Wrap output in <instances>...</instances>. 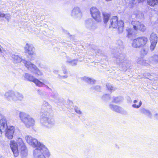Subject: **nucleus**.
I'll return each instance as SVG.
<instances>
[{
  "label": "nucleus",
  "mask_w": 158,
  "mask_h": 158,
  "mask_svg": "<svg viewBox=\"0 0 158 158\" xmlns=\"http://www.w3.org/2000/svg\"><path fill=\"white\" fill-rule=\"evenodd\" d=\"M25 138L27 143L33 147L37 148L33 151L34 158H47L49 156L50 153L48 149L36 139L29 136H27Z\"/></svg>",
  "instance_id": "nucleus-1"
},
{
  "label": "nucleus",
  "mask_w": 158,
  "mask_h": 158,
  "mask_svg": "<svg viewBox=\"0 0 158 158\" xmlns=\"http://www.w3.org/2000/svg\"><path fill=\"white\" fill-rule=\"evenodd\" d=\"M15 130V128L14 127L7 126L6 118L0 114V136L2 135V132L6 131V136L8 139H11L13 137Z\"/></svg>",
  "instance_id": "nucleus-2"
},
{
  "label": "nucleus",
  "mask_w": 158,
  "mask_h": 158,
  "mask_svg": "<svg viewBox=\"0 0 158 158\" xmlns=\"http://www.w3.org/2000/svg\"><path fill=\"white\" fill-rule=\"evenodd\" d=\"M114 58L115 63L124 69L129 67L130 61L127 59L124 54L119 53L114 56Z\"/></svg>",
  "instance_id": "nucleus-3"
},
{
  "label": "nucleus",
  "mask_w": 158,
  "mask_h": 158,
  "mask_svg": "<svg viewBox=\"0 0 158 158\" xmlns=\"http://www.w3.org/2000/svg\"><path fill=\"white\" fill-rule=\"evenodd\" d=\"M49 113L48 112H42L40 122L42 126L50 128L54 126L55 121L53 118H49Z\"/></svg>",
  "instance_id": "nucleus-4"
},
{
  "label": "nucleus",
  "mask_w": 158,
  "mask_h": 158,
  "mask_svg": "<svg viewBox=\"0 0 158 158\" xmlns=\"http://www.w3.org/2000/svg\"><path fill=\"white\" fill-rule=\"evenodd\" d=\"M123 21L120 20L118 21L117 17L114 16L110 19L108 24L106 25L108 26L109 27L118 28L119 32L122 33L123 31Z\"/></svg>",
  "instance_id": "nucleus-5"
},
{
  "label": "nucleus",
  "mask_w": 158,
  "mask_h": 158,
  "mask_svg": "<svg viewBox=\"0 0 158 158\" xmlns=\"http://www.w3.org/2000/svg\"><path fill=\"white\" fill-rule=\"evenodd\" d=\"M19 116L22 122L27 127L29 128L35 125V121L34 119L26 113L20 112Z\"/></svg>",
  "instance_id": "nucleus-6"
},
{
  "label": "nucleus",
  "mask_w": 158,
  "mask_h": 158,
  "mask_svg": "<svg viewBox=\"0 0 158 158\" xmlns=\"http://www.w3.org/2000/svg\"><path fill=\"white\" fill-rule=\"evenodd\" d=\"M5 97L8 100L11 101H21L24 98L23 95L21 93L17 92H14L11 91H8L5 94Z\"/></svg>",
  "instance_id": "nucleus-7"
},
{
  "label": "nucleus",
  "mask_w": 158,
  "mask_h": 158,
  "mask_svg": "<svg viewBox=\"0 0 158 158\" xmlns=\"http://www.w3.org/2000/svg\"><path fill=\"white\" fill-rule=\"evenodd\" d=\"M147 38L145 36H141L135 39L132 40L131 45L135 48L142 47L147 43Z\"/></svg>",
  "instance_id": "nucleus-8"
},
{
  "label": "nucleus",
  "mask_w": 158,
  "mask_h": 158,
  "mask_svg": "<svg viewBox=\"0 0 158 158\" xmlns=\"http://www.w3.org/2000/svg\"><path fill=\"white\" fill-rule=\"evenodd\" d=\"M25 79L34 82L37 86L40 87H42L45 85L46 83V81L44 79H41V81H40L34 76L31 74L25 73L24 75Z\"/></svg>",
  "instance_id": "nucleus-9"
},
{
  "label": "nucleus",
  "mask_w": 158,
  "mask_h": 158,
  "mask_svg": "<svg viewBox=\"0 0 158 158\" xmlns=\"http://www.w3.org/2000/svg\"><path fill=\"white\" fill-rule=\"evenodd\" d=\"M23 62L27 69L31 72L34 73L38 76H41L43 75L42 72L34 64H32L30 61H27L26 60H24Z\"/></svg>",
  "instance_id": "nucleus-10"
},
{
  "label": "nucleus",
  "mask_w": 158,
  "mask_h": 158,
  "mask_svg": "<svg viewBox=\"0 0 158 158\" xmlns=\"http://www.w3.org/2000/svg\"><path fill=\"white\" fill-rule=\"evenodd\" d=\"M90 11L92 17L96 21L99 22L102 21L101 15L97 8L93 7L91 8Z\"/></svg>",
  "instance_id": "nucleus-11"
},
{
  "label": "nucleus",
  "mask_w": 158,
  "mask_h": 158,
  "mask_svg": "<svg viewBox=\"0 0 158 158\" xmlns=\"http://www.w3.org/2000/svg\"><path fill=\"white\" fill-rule=\"evenodd\" d=\"M150 40L151 42L150 49L151 51H153L156 46L158 41V37L156 34L152 33L150 35Z\"/></svg>",
  "instance_id": "nucleus-12"
},
{
  "label": "nucleus",
  "mask_w": 158,
  "mask_h": 158,
  "mask_svg": "<svg viewBox=\"0 0 158 158\" xmlns=\"http://www.w3.org/2000/svg\"><path fill=\"white\" fill-rule=\"evenodd\" d=\"M71 16L74 19H80L82 16L80 9L77 7H74L72 10Z\"/></svg>",
  "instance_id": "nucleus-13"
},
{
  "label": "nucleus",
  "mask_w": 158,
  "mask_h": 158,
  "mask_svg": "<svg viewBox=\"0 0 158 158\" xmlns=\"http://www.w3.org/2000/svg\"><path fill=\"white\" fill-rule=\"evenodd\" d=\"M109 108L112 111L122 114H125L126 111L118 105L113 104H110L109 106Z\"/></svg>",
  "instance_id": "nucleus-14"
},
{
  "label": "nucleus",
  "mask_w": 158,
  "mask_h": 158,
  "mask_svg": "<svg viewBox=\"0 0 158 158\" xmlns=\"http://www.w3.org/2000/svg\"><path fill=\"white\" fill-rule=\"evenodd\" d=\"M24 50L25 53L29 55L35 54V48L31 44L27 43L24 47Z\"/></svg>",
  "instance_id": "nucleus-15"
},
{
  "label": "nucleus",
  "mask_w": 158,
  "mask_h": 158,
  "mask_svg": "<svg viewBox=\"0 0 158 158\" xmlns=\"http://www.w3.org/2000/svg\"><path fill=\"white\" fill-rule=\"evenodd\" d=\"M10 147L14 156L15 157H17L19 155L18 147L19 146L15 141L12 140L10 141Z\"/></svg>",
  "instance_id": "nucleus-16"
},
{
  "label": "nucleus",
  "mask_w": 158,
  "mask_h": 158,
  "mask_svg": "<svg viewBox=\"0 0 158 158\" xmlns=\"http://www.w3.org/2000/svg\"><path fill=\"white\" fill-rule=\"evenodd\" d=\"M131 25L133 26L134 30L135 31H139L140 26L143 27L142 23L137 21H133L131 22Z\"/></svg>",
  "instance_id": "nucleus-17"
},
{
  "label": "nucleus",
  "mask_w": 158,
  "mask_h": 158,
  "mask_svg": "<svg viewBox=\"0 0 158 158\" xmlns=\"http://www.w3.org/2000/svg\"><path fill=\"white\" fill-rule=\"evenodd\" d=\"M150 62L153 64L158 63V55L154 54L150 58Z\"/></svg>",
  "instance_id": "nucleus-18"
},
{
  "label": "nucleus",
  "mask_w": 158,
  "mask_h": 158,
  "mask_svg": "<svg viewBox=\"0 0 158 158\" xmlns=\"http://www.w3.org/2000/svg\"><path fill=\"white\" fill-rule=\"evenodd\" d=\"M20 152L22 158H24L26 157L27 155V152L25 146L20 148Z\"/></svg>",
  "instance_id": "nucleus-19"
},
{
  "label": "nucleus",
  "mask_w": 158,
  "mask_h": 158,
  "mask_svg": "<svg viewBox=\"0 0 158 158\" xmlns=\"http://www.w3.org/2000/svg\"><path fill=\"white\" fill-rule=\"evenodd\" d=\"M137 62L138 64L142 65L148 66L149 65V63L148 60L141 58H139L137 60Z\"/></svg>",
  "instance_id": "nucleus-20"
},
{
  "label": "nucleus",
  "mask_w": 158,
  "mask_h": 158,
  "mask_svg": "<svg viewBox=\"0 0 158 158\" xmlns=\"http://www.w3.org/2000/svg\"><path fill=\"white\" fill-rule=\"evenodd\" d=\"M12 57L13 59L14 62L15 63H20L21 61L23 62V60L22 58L18 55H15V54H12Z\"/></svg>",
  "instance_id": "nucleus-21"
},
{
  "label": "nucleus",
  "mask_w": 158,
  "mask_h": 158,
  "mask_svg": "<svg viewBox=\"0 0 158 158\" xmlns=\"http://www.w3.org/2000/svg\"><path fill=\"white\" fill-rule=\"evenodd\" d=\"M93 24V22L92 20L89 19L85 22V26L87 28L90 29H93L94 28Z\"/></svg>",
  "instance_id": "nucleus-22"
},
{
  "label": "nucleus",
  "mask_w": 158,
  "mask_h": 158,
  "mask_svg": "<svg viewBox=\"0 0 158 158\" xmlns=\"http://www.w3.org/2000/svg\"><path fill=\"white\" fill-rule=\"evenodd\" d=\"M140 111L142 114H145L149 117H151L152 116V114L150 111L149 110L145 108L140 109Z\"/></svg>",
  "instance_id": "nucleus-23"
},
{
  "label": "nucleus",
  "mask_w": 158,
  "mask_h": 158,
  "mask_svg": "<svg viewBox=\"0 0 158 158\" xmlns=\"http://www.w3.org/2000/svg\"><path fill=\"white\" fill-rule=\"evenodd\" d=\"M126 30L127 32V37L128 38L132 37L134 33L133 30L132 28L127 27Z\"/></svg>",
  "instance_id": "nucleus-24"
},
{
  "label": "nucleus",
  "mask_w": 158,
  "mask_h": 158,
  "mask_svg": "<svg viewBox=\"0 0 158 158\" xmlns=\"http://www.w3.org/2000/svg\"><path fill=\"white\" fill-rule=\"evenodd\" d=\"M102 14L104 23L107 24L110 20L109 18L110 17V15L106 12H103Z\"/></svg>",
  "instance_id": "nucleus-25"
},
{
  "label": "nucleus",
  "mask_w": 158,
  "mask_h": 158,
  "mask_svg": "<svg viewBox=\"0 0 158 158\" xmlns=\"http://www.w3.org/2000/svg\"><path fill=\"white\" fill-rule=\"evenodd\" d=\"M81 79L85 81L88 83H90L91 84H94L95 82H96V81L94 79L89 78L86 77L81 78Z\"/></svg>",
  "instance_id": "nucleus-26"
},
{
  "label": "nucleus",
  "mask_w": 158,
  "mask_h": 158,
  "mask_svg": "<svg viewBox=\"0 0 158 158\" xmlns=\"http://www.w3.org/2000/svg\"><path fill=\"white\" fill-rule=\"evenodd\" d=\"M148 4L151 6L154 7L158 4V0H148Z\"/></svg>",
  "instance_id": "nucleus-27"
},
{
  "label": "nucleus",
  "mask_w": 158,
  "mask_h": 158,
  "mask_svg": "<svg viewBox=\"0 0 158 158\" xmlns=\"http://www.w3.org/2000/svg\"><path fill=\"white\" fill-rule=\"evenodd\" d=\"M0 17H5L8 22L11 19V16L10 14H5L1 12L0 13Z\"/></svg>",
  "instance_id": "nucleus-28"
},
{
  "label": "nucleus",
  "mask_w": 158,
  "mask_h": 158,
  "mask_svg": "<svg viewBox=\"0 0 158 158\" xmlns=\"http://www.w3.org/2000/svg\"><path fill=\"white\" fill-rule=\"evenodd\" d=\"M123 100V98L120 96L113 97L112 102L115 103H117L120 102H121Z\"/></svg>",
  "instance_id": "nucleus-29"
},
{
  "label": "nucleus",
  "mask_w": 158,
  "mask_h": 158,
  "mask_svg": "<svg viewBox=\"0 0 158 158\" xmlns=\"http://www.w3.org/2000/svg\"><path fill=\"white\" fill-rule=\"evenodd\" d=\"M53 98H54L53 100L55 103L59 104L62 101L61 99H60L58 95L54 94L53 96Z\"/></svg>",
  "instance_id": "nucleus-30"
},
{
  "label": "nucleus",
  "mask_w": 158,
  "mask_h": 158,
  "mask_svg": "<svg viewBox=\"0 0 158 158\" xmlns=\"http://www.w3.org/2000/svg\"><path fill=\"white\" fill-rule=\"evenodd\" d=\"M106 87L108 90L111 92L114 91L116 89V88L113 87L111 84L109 83L106 84Z\"/></svg>",
  "instance_id": "nucleus-31"
},
{
  "label": "nucleus",
  "mask_w": 158,
  "mask_h": 158,
  "mask_svg": "<svg viewBox=\"0 0 158 158\" xmlns=\"http://www.w3.org/2000/svg\"><path fill=\"white\" fill-rule=\"evenodd\" d=\"M78 60H68L67 61V63H69V64L72 66H75L77 65Z\"/></svg>",
  "instance_id": "nucleus-32"
},
{
  "label": "nucleus",
  "mask_w": 158,
  "mask_h": 158,
  "mask_svg": "<svg viewBox=\"0 0 158 158\" xmlns=\"http://www.w3.org/2000/svg\"><path fill=\"white\" fill-rule=\"evenodd\" d=\"M17 144L19 147L21 148L23 146H25L22 139L21 138H18L17 140Z\"/></svg>",
  "instance_id": "nucleus-33"
},
{
  "label": "nucleus",
  "mask_w": 158,
  "mask_h": 158,
  "mask_svg": "<svg viewBox=\"0 0 158 158\" xmlns=\"http://www.w3.org/2000/svg\"><path fill=\"white\" fill-rule=\"evenodd\" d=\"M148 49L147 48H143L140 51V54L142 55L145 56L148 53Z\"/></svg>",
  "instance_id": "nucleus-34"
},
{
  "label": "nucleus",
  "mask_w": 158,
  "mask_h": 158,
  "mask_svg": "<svg viewBox=\"0 0 158 158\" xmlns=\"http://www.w3.org/2000/svg\"><path fill=\"white\" fill-rule=\"evenodd\" d=\"M110 98V95L109 94H105L102 97V99L105 101H107Z\"/></svg>",
  "instance_id": "nucleus-35"
},
{
  "label": "nucleus",
  "mask_w": 158,
  "mask_h": 158,
  "mask_svg": "<svg viewBox=\"0 0 158 158\" xmlns=\"http://www.w3.org/2000/svg\"><path fill=\"white\" fill-rule=\"evenodd\" d=\"M142 25H143V27L140 26V27H139V30L142 32L146 30V27L142 23Z\"/></svg>",
  "instance_id": "nucleus-36"
},
{
  "label": "nucleus",
  "mask_w": 158,
  "mask_h": 158,
  "mask_svg": "<svg viewBox=\"0 0 158 158\" xmlns=\"http://www.w3.org/2000/svg\"><path fill=\"white\" fill-rule=\"evenodd\" d=\"M74 110L78 114H81V111L80 110L78 107L76 106L74 107Z\"/></svg>",
  "instance_id": "nucleus-37"
},
{
  "label": "nucleus",
  "mask_w": 158,
  "mask_h": 158,
  "mask_svg": "<svg viewBox=\"0 0 158 158\" xmlns=\"http://www.w3.org/2000/svg\"><path fill=\"white\" fill-rule=\"evenodd\" d=\"M43 104L44 106H46L48 108H50V106L48 104V103L46 101H44V102Z\"/></svg>",
  "instance_id": "nucleus-38"
},
{
  "label": "nucleus",
  "mask_w": 158,
  "mask_h": 158,
  "mask_svg": "<svg viewBox=\"0 0 158 158\" xmlns=\"http://www.w3.org/2000/svg\"><path fill=\"white\" fill-rule=\"evenodd\" d=\"M94 89L95 90L99 91L100 90L101 88L99 86H96L94 87Z\"/></svg>",
  "instance_id": "nucleus-39"
},
{
  "label": "nucleus",
  "mask_w": 158,
  "mask_h": 158,
  "mask_svg": "<svg viewBox=\"0 0 158 158\" xmlns=\"http://www.w3.org/2000/svg\"><path fill=\"white\" fill-rule=\"evenodd\" d=\"M5 50L3 49L2 47L0 45V53H2L3 52H5Z\"/></svg>",
  "instance_id": "nucleus-40"
},
{
  "label": "nucleus",
  "mask_w": 158,
  "mask_h": 158,
  "mask_svg": "<svg viewBox=\"0 0 158 158\" xmlns=\"http://www.w3.org/2000/svg\"><path fill=\"white\" fill-rule=\"evenodd\" d=\"M132 106L134 108H139V107L138 106V105H137L135 104L132 105Z\"/></svg>",
  "instance_id": "nucleus-41"
},
{
  "label": "nucleus",
  "mask_w": 158,
  "mask_h": 158,
  "mask_svg": "<svg viewBox=\"0 0 158 158\" xmlns=\"http://www.w3.org/2000/svg\"><path fill=\"white\" fill-rule=\"evenodd\" d=\"M37 92H38V93H39V94H40V95L43 94V93H42V92L40 90H37Z\"/></svg>",
  "instance_id": "nucleus-42"
},
{
  "label": "nucleus",
  "mask_w": 158,
  "mask_h": 158,
  "mask_svg": "<svg viewBox=\"0 0 158 158\" xmlns=\"http://www.w3.org/2000/svg\"><path fill=\"white\" fill-rule=\"evenodd\" d=\"M60 77L61 78H66L68 76L67 75H65V76H60Z\"/></svg>",
  "instance_id": "nucleus-43"
},
{
  "label": "nucleus",
  "mask_w": 158,
  "mask_h": 158,
  "mask_svg": "<svg viewBox=\"0 0 158 158\" xmlns=\"http://www.w3.org/2000/svg\"><path fill=\"white\" fill-rule=\"evenodd\" d=\"M155 117L158 120V114H156L154 115Z\"/></svg>",
  "instance_id": "nucleus-44"
},
{
  "label": "nucleus",
  "mask_w": 158,
  "mask_h": 158,
  "mask_svg": "<svg viewBox=\"0 0 158 158\" xmlns=\"http://www.w3.org/2000/svg\"><path fill=\"white\" fill-rule=\"evenodd\" d=\"M118 43L119 44H120L121 46L122 45V42L121 40H118Z\"/></svg>",
  "instance_id": "nucleus-45"
},
{
  "label": "nucleus",
  "mask_w": 158,
  "mask_h": 158,
  "mask_svg": "<svg viewBox=\"0 0 158 158\" xmlns=\"http://www.w3.org/2000/svg\"><path fill=\"white\" fill-rule=\"evenodd\" d=\"M142 102L141 101H140L139 102V105H138V106H139V107L141 106L142 105Z\"/></svg>",
  "instance_id": "nucleus-46"
},
{
  "label": "nucleus",
  "mask_w": 158,
  "mask_h": 158,
  "mask_svg": "<svg viewBox=\"0 0 158 158\" xmlns=\"http://www.w3.org/2000/svg\"><path fill=\"white\" fill-rule=\"evenodd\" d=\"M153 81H154V83H156V81H157L156 80V79H154Z\"/></svg>",
  "instance_id": "nucleus-47"
},
{
  "label": "nucleus",
  "mask_w": 158,
  "mask_h": 158,
  "mask_svg": "<svg viewBox=\"0 0 158 158\" xmlns=\"http://www.w3.org/2000/svg\"><path fill=\"white\" fill-rule=\"evenodd\" d=\"M95 63L94 62H92V65L93 66H95Z\"/></svg>",
  "instance_id": "nucleus-48"
},
{
  "label": "nucleus",
  "mask_w": 158,
  "mask_h": 158,
  "mask_svg": "<svg viewBox=\"0 0 158 158\" xmlns=\"http://www.w3.org/2000/svg\"><path fill=\"white\" fill-rule=\"evenodd\" d=\"M137 102V100H135L134 101V103H136V102Z\"/></svg>",
  "instance_id": "nucleus-49"
},
{
  "label": "nucleus",
  "mask_w": 158,
  "mask_h": 158,
  "mask_svg": "<svg viewBox=\"0 0 158 158\" xmlns=\"http://www.w3.org/2000/svg\"><path fill=\"white\" fill-rule=\"evenodd\" d=\"M58 72V71H56V70H54V73H56V72Z\"/></svg>",
  "instance_id": "nucleus-50"
},
{
  "label": "nucleus",
  "mask_w": 158,
  "mask_h": 158,
  "mask_svg": "<svg viewBox=\"0 0 158 158\" xmlns=\"http://www.w3.org/2000/svg\"><path fill=\"white\" fill-rule=\"evenodd\" d=\"M144 0H138L140 2H142Z\"/></svg>",
  "instance_id": "nucleus-51"
},
{
  "label": "nucleus",
  "mask_w": 158,
  "mask_h": 158,
  "mask_svg": "<svg viewBox=\"0 0 158 158\" xmlns=\"http://www.w3.org/2000/svg\"><path fill=\"white\" fill-rule=\"evenodd\" d=\"M119 46H119V47H120V46H121H121V45H120V44H119Z\"/></svg>",
  "instance_id": "nucleus-52"
},
{
  "label": "nucleus",
  "mask_w": 158,
  "mask_h": 158,
  "mask_svg": "<svg viewBox=\"0 0 158 158\" xmlns=\"http://www.w3.org/2000/svg\"><path fill=\"white\" fill-rule=\"evenodd\" d=\"M47 88L49 89V87H48V86H47Z\"/></svg>",
  "instance_id": "nucleus-53"
},
{
  "label": "nucleus",
  "mask_w": 158,
  "mask_h": 158,
  "mask_svg": "<svg viewBox=\"0 0 158 158\" xmlns=\"http://www.w3.org/2000/svg\"><path fill=\"white\" fill-rule=\"evenodd\" d=\"M66 72H64V73H66Z\"/></svg>",
  "instance_id": "nucleus-54"
},
{
  "label": "nucleus",
  "mask_w": 158,
  "mask_h": 158,
  "mask_svg": "<svg viewBox=\"0 0 158 158\" xmlns=\"http://www.w3.org/2000/svg\"><path fill=\"white\" fill-rule=\"evenodd\" d=\"M45 110H46V108H45Z\"/></svg>",
  "instance_id": "nucleus-55"
}]
</instances>
